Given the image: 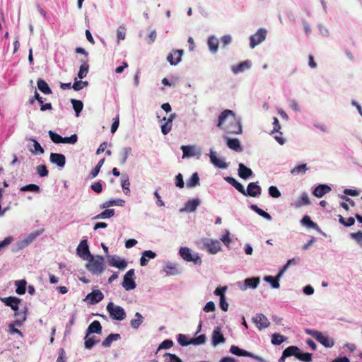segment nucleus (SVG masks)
Segmentation results:
<instances>
[{
  "instance_id": "1",
  "label": "nucleus",
  "mask_w": 362,
  "mask_h": 362,
  "mask_svg": "<svg viewBox=\"0 0 362 362\" xmlns=\"http://www.w3.org/2000/svg\"><path fill=\"white\" fill-rule=\"evenodd\" d=\"M86 265V269L94 275H100L105 270L104 257L101 255L91 256Z\"/></svg>"
},
{
  "instance_id": "2",
  "label": "nucleus",
  "mask_w": 362,
  "mask_h": 362,
  "mask_svg": "<svg viewBox=\"0 0 362 362\" xmlns=\"http://www.w3.org/2000/svg\"><path fill=\"white\" fill-rule=\"evenodd\" d=\"M179 255L185 262H192L195 265H201L202 264V260L199 253L193 252L188 247H181L179 250Z\"/></svg>"
},
{
  "instance_id": "3",
  "label": "nucleus",
  "mask_w": 362,
  "mask_h": 362,
  "mask_svg": "<svg viewBox=\"0 0 362 362\" xmlns=\"http://www.w3.org/2000/svg\"><path fill=\"white\" fill-rule=\"evenodd\" d=\"M107 311L110 317L113 320L122 321L127 317V313L124 309L112 302H109L106 306Z\"/></svg>"
},
{
  "instance_id": "4",
  "label": "nucleus",
  "mask_w": 362,
  "mask_h": 362,
  "mask_svg": "<svg viewBox=\"0 0 362 362\" xmlns=\"http://www.w3.org/2000/svg\"><path fill=\"white\" fill-rule=\"evenodd\" d=\"M267 30L265 28H260L257 31L250 37V47L254 49L261 44L266 39Z\"/></svg>"
},
{
  "instance_id": "5",
  "label": "nucleus",
  "mask_w": 362,
  "mask_h": 362,
  "mask_svg": "<svg viewBox=\"0 0 362 362\" xmlns=\"http://www.w3.org/2000/svg\"><path fill=\"white\" fill-rule=\"evenodd\" d=\"M134 269H131L124 276L122 286L126 291H131L136 288V284L134 281Z\"/></svg>"
},
{
  "instance_id": "6",
  "label": "nucleus",
  "mask_w": 362,
  "mask_h": 362,
  "mask_svg": "<svg viewBox=\"0 0 362 362\" xmlns=\"http://www.w3.org/2000/svg\"><path fill=\"white\" fill-rule=\"evenodd\" d=\"M203 247L210 254L215 255L221 250V243L217 240L204 239L202 242Z\"/></svg>"
},
{
  "instance_id": "7",
  "label": "nucleus",
  "mask_w": 362,
  "mask_h": 362,
  "mask_svg": "<svg viewBox=\"0 0 362 362\" xmlns=\"http://www.w3.org/2000/svg\"><path fill=\"white\" fill-rule=\"evenodd\" d=\"M259 281V277L248 278L243 281H238L237 286L241 291H246L248 288L255 289L257 288Z\"/></svg>"
},
{
  "instance_id": "8",
  "label": "nucleus",
  "mask_w": 362,
  "mask_h": 362,
  "mask_svg": "<svg viewBox=\"0 0 362 362\" xmlns=\"http://www.w3.org/2000/svg\"><path fill=\"white\" fill-rule=\"evenodd\" d=\"M225 130L230 134H241L243 132L241 119L236 117L232 118L231 124Z\"/></svg>"
},
{
  "instance_id": "9",
  "label": "nucleus",
  "mask_w": 362,
  "mask_h": 362,
  "mask_svg": "<svg viewBox=\"0 0 362 362\" xmlns=\"http://www.w3.org/2000/svg\"><path fill=\"white\" fill-rule=\"evenodd\" d=\"M77 255L83 260H88L93 255L90 254L88 242L86 240H82L76 248Z\"/></svg>"
},
{
  "instance_id": "10",
  "label": "nucleus",
  "mask_w": 362,
  "mask_h": 362,
  "mask_svg": "<svg viewBox=\"0 0 362 362\" xmlns=\"http://www.w3.org/2000/svg\"><path fill=\"white\" fill-rule=\"evenodd\" d=\"M163 271L167 276H177L182 273L179 264L176 262H165Z\"/></svg>"
},
{
  "instance_id": "11",
  "label": "nucleus",
  "mask_w": 362,
  "mask_h": 362,
  "mask_svg": "<svg viewBox=\"0 0 362 362\" xmlns=\"http://www.w3.org/2000/svg\"><path fill=\"white\" fill-rule=\"evenodd\" d=\"M42 231H35V233H30L24 239L18 241L16 243L18 250H22L31 244L40 234Z\"/></svg>"
},
{
  "instance_id": "12",
  "label": "nucleus",
  "mask_w": 362,
  "mask_h": 362,
  "mask_svg": "<svg viewBox=\"0 0 362 362\" xmlns=\"http://www.w3.org/2000/svg\"><path fill=\"white\" fill-rule=\"evenodd\" d=\"M252 322L255 324L259 330L265 329L270 325L268 318L262 313L257 314L255 317H253Z\"/></svg>"
},
{
  "instance_id": "13",
  "label": "nucleus",
  "mask_w": 362,
  "mask_h": 362,
  "mask_svg": "<svg viewBox=\"0 0 362 362\" xmlns=\"http://www.w3.org/2000/svg\"><path fill=\"white\" fill-rule=\"evenodd\" d=\"M108 263L110 266L118 268L119 269H124L127 267V262L125 259L117 255H108Z\"/></svg>"
},
{
  "instance_id": "14",
  "label": "nucleus",
  "mask_w": 362,
  "mask_h": 362,
  "mask_svg": "<svg viewBox=\"0 0 362 362\" xmlns=\"http://www.w3.org/2000/svg\"><path fill=\"white\" fill-rule=\"evenodd\" d=\"M209 158L211 163L216 168L221 169H226L228 168V164L225 162L224 158H218L216 152L213 149H210Z\"/></svg>"
},
{
  "instance_id": "15",
  "label": "nucleus",
  "mask_w": 362,
  "mask_h": 362,
  "mask_svg": "<svg viewBox=\"0 0 362 362\" xmlns=\"http://www.w3.org/2000/svg\"><path fill=\"white\" fill-rule=\"evenodd\" d=\"M181 150L182 151V158H190L197 156H201V150L197 149L194 146L187 145L182 146Z\"/></svg>"
},
{
  "instance_id": "16",
  "label": "nucleus",
  "mask_w": 362,
  "mask_h": 362,
  "mask_svg": "<svg viewBox=\"0 0 362 362\" xmlns=\"http://www.w3.org/2000/svg\"><path fill=\"white\" fill-rule=\"evenodd\" d=\"M252 67V62L250 60H245L240 64H233L230 66V70L234 74H238L245 72L246 70Z\"/></svg>"
},
{
  "instance_id": "17",
  "label": "nucleus",
  "mask_w": 362,
  "mask_h": 362,
  "mask_svg": "<svg viewBox=\"0 0 362 362\" xmlns=\"http://www.w3.org/2000/svg\"><path fill=\"white\" fill-rule=\"evenodd\" d=\"M261 193L262 189L257 185V182H250L248 184L247 189H245V193H243V194L252 197H259Z\"/></svg>"
},
{
  "instance_id": "18",
  "label": "nucleus",
  "mask_w": 362,
  "mask_h": 362,
  "mask_svg": "<svg viewBox=\"0 0 362 362\" xmlns=\"http://www.w3.org/2000/svg\"><path fill=\"white\" fill-rule=\"evenodd\" d=\"M49 161L51 163L56 165L58 168H62L66 164V157L62 153H51Z\"/></svg>"
},
{
  "instance_id": "19",
  "label": "nucleus",
  "mask_w": 362,
  "mask_h": 362,
  "mask_svg": "<svg viewBox=\"0 0 362 362\" xmlns=\"http://www.w3.org/2000/svg\"><path fill=\"white\" fill-rule=\"evenodd\" d=\"M104 298L103 293L100 290H94L86 297V300L90 305L100 302Z\"/></svg>"
},
{
  "instance_id": "20",
  "label": "nucleus",
  "mask_w": 362,
  "mask_h": 362,
  "mask_svg": "<svg viewBox=\"0 0 362 362\" xmlns=\"http://www.w3.org/2000/svg\"><path fill=\"white\" fill-rule=\"evenodd\" d=\"M226 341V339L221 333V328L219 327H216L211 335V344L213 346H216L220 344H223Z\"/></svg>"
},
{
  "instance_id": "21",
  "label": "nucleus",
  "mask_w": 362,
  "mask_h": 362,
  "mask_svg": "<svg viewBox=\"0 0 362 362\" xmlns=\"http://www.w3.org/2000/svg\"><path fill=\"white\" fill-rule=\"evenodd\" d=\"M184 53L182 49H177L175 50L170 54H168L167 57V61L172 66H175L181 62L182 56Z\"/></svg>"
},
{
  "instance_id": "22",
  "label": "nucleus",
  "mask_w": 362,
  "mask_h": 362,
  "mask_svg": "<svg viewBox=\"0 0 362 362\" xmlns=\"http://www.w3.org/2000/svg\"><path fill=\"white\" fill-rule=\"evenodd\" d=\"M200 204V200L198 198L193 199L191 200H188L185 204V207L180 209L181 213L187 212L192 213L196 211L197 206Z\"/></svg>"
},
{
  "instance_id": "23",
  "label": "nucleus",
  "mask_w": 362,
  "mask_h": 362,
  "mask_svg": "<svg viewBox=\"0 0 362 362\" xmlns=\"http://www.w3.org/2000/svg\"><path fill=\"white\" fill-rule=\"evenodd\" d=\"M230 352L232 354L238 356H247V357H251L253 358H258V357L255 356L253 354H252L246 350L241 349L235 345H232L230 346Z\"/></svg>"
},
{
  "instance_id": "24",
  "label": "nucleus",
  "mask_w": 362,
  "mask_h": 362,
  "mask_svg": "<svg viewBox=\"0 0 362 362\" xmlns=\"http://www.w3.org/2000/svg\"><path fill=\"white\" fill-rule=\"evenodd\" d=\"M1 300L3 301L7 306L11 307L14 311H17L19 308V303H21V299L17 297H7L2 298Z\"/></svg>"
},
{
  "instance_id": "25",
  "label": "nucleus",
  "mask_w": 362,
  "mask_h": 362,
  "mask_svg": "<svg viewBox=\"0 0 362 362\" xmlns=\"http://www.w3.org/2000/svg\"><path fill=\"white\" fill-rule=\"evenodd\" d=\"M219 40L215 35H210L207 39V45L211 53L216 54L218 49Z\"/></svg>"
},
{
  "instance_id": "26",
  "label": "nucleus",
  "mask_w": 362,
  "mask_h": 362,
  "mask_svg": "<svg viewBox=\"0 0 362 362\" xmlns=\"http://www.w3.org/2000/svg\"><path fill=\"white\" fill-rule=\"evenodd\" d=\"M332 190L331 187L327 185L321 184L317 186L313 190V195L317 198L322 197L325 194Z\"/></svg>"
},
{
  "instance_id": "27",
  "label": "nucleus",
  "mask_w": 362,
  "mask_h": 362,
  "mask_svg": "<svg viewBox=\"0 0 362 362\" xmlns=\"http://www.w3.org/2000/svg\"><path fill=\"white\" fill-rule=\"evenodd\" d=\"M316 340L327 348H331L334 344V341L332 338L322 332L319 333Z\"/></svg>"
},
{
  "instance_id": "28",
  "label": "nucleus",
  "mask_w": 362,
  "mask_h": 362,
  "mask_svg": "<svg viewBox=\"0 0 362 362\" xmlns=\"http://www.w3.org/2000/svg\"><path fill=\"white\" fill-rule=\"evenodd\" d=\"M226 144L230 149L236 152L243 151V147L238 139L226 138Z\"/></svg>"
},
{
  "instance_id": "29",
  "label": "nucleus",
  "mask_w": 362,
  "mask_h": 362,
  "mask_svg": "<svg viewBox=\"0 0 362 362\" xmlns=\"http://www.w3.org/2000/svg\"><path fill=\"white\" fill-rule=\"evenodd\" d=\"M229 117H231L232 118L235 117L233 111L230 110H225L223 111L218 116L217 127L221 128L226 119Z\"/></svg>"
},
{
  "instance_id": "30",
  "label": "nucleus",
  "mask_w": 362,
  "mask_h": 362,
  "mask_svg": "<svg viewBox=\"0 0 362 362\" xmlns=\"http://www.w3.org/2000/svg\"><path fill=\"white\" fill-rule=\"evenodd\" d=\"M27 309L25 308L23 310L15 311V316L16 320L14 321V324L16 326L21 327L23 322L26 320Z\"/></svg>"
},
{
  "instance_id": "31",
  "label": "nucleus",
  "mask_w": 362,
  "mask_h": 362,
  "mask_svg": "<svg viewBox=\"0 0 362 362\" xmlns=\"http://www.w3.org/2000/svg\"><path fill=\"white\" fill-rule=\"evenodd\" d=\"M252 175V171L250 168L245 166L243 163L238 165V175L242 179H247Z\"/></svg>"
},
{
  "instance_id": "32",
  "label": "nucleus",
  "mask_w": 362,
  "mask_h": 362,
  "mask_svg": "<svg viewBox=\"0 0 362 362\" xmlns=\"http://www.w3.org/2000/svg\"><path fill=\"white\" fill-rule=\"evenodd\" d=\"M156 257V252L151 250H145L142 252L140 258V264L141 266H146L149 259H154Z\"/></svg>"
},
{
  "instance_id": "33",
  "label": "nucleus",
  "mask_w": 362,
  "mask_h": 362,
  "mask_svg": "<svg viewBox=\"0 0 362 362\" xmlns=\"http://www.w3.org/2000/svg\"><path fill=\"white\" fill-rule=\"evenodd\" d=\"M28 140L33 142V149H29L30 152L33 155H42L45 153L44 148L36 139L33 138H29Z\"/></svg>"
},
{
  "instance_id": "34",
  "label": "nucleus",
  "mask_w": 362,
  "mask_h": 362,
  "mask_svg": "<svg viewBox=\"0 0 362 362\" xmlns=\"http://www.w3.org/2000/svg\"><path fill=\"white\" fill-rule=\"evenodd\" d=\"M102 332V327L99 321L94 320L93 322L90 324L87 329V335L95 333L100 334Z\"/></svg>"
},
{
  "instance_id": "35",
  "label": "nucleus",
  "mask_w": 362,
  "mask_h": 362,
  "mask_svg": "<svg viewBox=\"0 0 362 362\" xmlns=\"http://www.w3.org/2000/svg\"><path fill=\"white\" fill-rule=\"evenodd\" d=\"M115 215V210L112 209H106L99 214L95 216L93 219L94 220H100V219H107L112 218Z\"/></svg>"
},
{
  "instance_id": "36",
  "label": "nucleus",
  "mask_w": 362,
  "mask_h": 362,
  "mask_svg": "<svg viewBox=\"0 0 362 362\" xmlns=\"http://www.w3.org/2000/svg\"><path fill=\"white\" fill-rule=\"evenodd\" d=\"M134 317H135L134 319L131 320L130 325L132 329H137L141 326V325L143 323L144 317L139 312H136L135 313Z\"/></svg>"
},
{
  "instance_id": "37",
  "label": "nucleus",
  "mask_w": 362,
  "mask_h": 362,
  "mask_svg": "<svg viewBox=\"0 0 362 362\" xmlns=\"http://www.w3.org/2000/svg\"><path fill=\"white\" fill-rule=\"evenodd\" d=\"M124 200L121 199H111L103 202L100 206V209H107L112 206H122L124 204Z\"/></svg>"
},
{
  "instance_id": "38",
  "label": "nucleus",
  "mask_w": 362,
  "mask_h": 362,
  "mask_svg": "<svg viewBox=\"0 0 362 362\" xmlns=\"http://www.w3.org/2000/svg\"><path fill=\"white\" fill-rule=\"evenodd\" d=\"M308 170V168L307 166V164L302 163L292 168L291 170V174L295 176L299 175H304Z\"/></svg>"
},
{
  "instance_id": "39",
  "label": "nucleus",
  "mask_w": 362,
  "mask_h": 362,
  "mask_svg": "<svg viewBox=\"0 0 362 362\" xmlns=\"http://www.w3.org/2000/svg\"><path fill=\"white\" fill-rule=\"evenodd\" d=\"M225 180L234 187L240 193H245V188L242 184L238 182L235 178L232 177H226Z\"/></svg>"
},
{
  "instance_id": "40",
  "label": "nucleus",
  "mask_w": 362,
  "mask_h": 362,
  "mask_svg": "<svg viewBox=\"0 0 362 362\" xmlns=\"http://www.w3.org/2000/svg\"><path fill=\"white\" fill-rule=\"evenodd\" d=\"M200 185L199 177L197 173H194L192 175L190 178L187 180V188H193Z\"/></svg>"
},
{
  "instance_id": "41",
  "label": "nucleus",
  "mask_w": 362,
  "mask_h": 362,
  "mask_svg": "<svg viewBox=\"0 0 362 362\" xmlns=\"http://www.w3.org/2000/svg\"><path fill=\"white\" fill-rule=\"evenodd\" d=\"M120 338L119 334H110L103 341L102 345L104 347H110L112 341L119 340Z\"/></svg>"
},
{
  "instance_id": "42",
  "label": "nucleus",
  "mask_w": 362,
  "mask_h": 362,
  "mask_svg": "<svg viewBox=\"0 0 362 362\" xmlns=\"http://www.w3.org/2000/svg\"><path fill=\"white\" fill-rule=\"evenodd\" d=\"M300 223L303 226H305L309 228H313L317 230H320L317 224L311 221L310 216H303V218L300 221Z\"/></svg>"
},
{
  "instance_id": "43",
  "label": "nucleus",
  "mask_w": 362,
  "mask_h": 362,
  "mask_svg": "<svg viewBox=\"0 0 362 362\" xmlns=\"http://www.w3.org/2000/svg\"><path fill=\"white\" fill-rule=\"evenodd\" d=\"M283 354L284 357L295 356L296 358L299 354V348L296 346H290L284 350Z\"/></svg>"
},
{
  "instance_id": "44",
  "label": "nucleus",
  "mask_w": 362,
  "mask_h": 362,
  "mask_svg": "<svg viewBox=\"0 0 362 362\" xmlns=\"http://www.w3.org/2000/svg\"><path fill=\"white\" fill-rule=\"evenodd\" d=\"M250 209L252 211H254L255 212H256L258 215H259L260 216L263 217L264 218H265L267 221H271L272 219V216H271V215L269 214H268L267 212H266L264 210L261 209L260 208H259L255 204H252L250 206Z\"/></svg>"
},
{
  "instance_id": "45",
  "label": "nucleus",
  "mask_w": 362,
  "mask_h": 362,
  "mask_svg": "<svg viewBox=\"0 0 362 362\" xmlns=\"http://www.w3.org/2000/svg\"><path fill=\"white\" fill-rule=\"evenodd\" d=\"M37 88L40 91L45 94H51L52 90L49 87L48 84L43 79H38L37 82Z\"/></svg>"
},
{
  "instance_id": "46",
  "label": "nucleus",
  "mask_w": 362,
  "mask_h": 362,
  "mask_svg": "<svg viewBox=\"0 0 362 362\" xmlns=\"http://www.w3.org/2000/svg\"><path fill=\"white\" fill-rule=\"evenodd\" d=\"M25 280H17L15 281V286H16V292L19 295H23L25 293L26 287Z\"/></svg>"
},
{
  "instance_id": "47",
  "label": "nucleus",
  "mask_w": 362,
  "mask_h": 362,
  "mask_svg": "<svg viewBox=\"0 0 362 362\" xmlns=\"http://www.w3.org/2000/svg\"><path fill=\"white\" fill-rule=\"evenodd\" d=\"M126 27L124 25H120L117 30V44L119 45L120 40L126 37Z\"/></svg>"
},
{
  "instance_id": "48",
  "label": "nucleus",
  "mask_w": 362,
  "mask_h": 362,
  "mask_svg": "<svg viewBox=\"0 0 362 362\" xmlns=\"http://www.w3.org/2000/svg\"><path fill=\"white\" fill-rule=\"evenodd\" d=\"M264 280L267 283L269 284L273 288L277 289L280 287V284L279 283V279H277V276L275 277L272 276H264Z\"/></svg>"
},
{
  "instance_id": "49",
  "label": "nucleus",
  "mask_w": 362,
  "mask_h": 362,
  "mask_svg": "<svg viewBox=\"0 0 362 362\" xmlns=\"http://www.w3.org/2000/svg\"><path fill=\"white\" fill-rule=\"evenodd\" d=\"M71 103L73 105V108L75 111L76 116L78 117L80 112L82 111L83 107V104L81 100L76 99H71Z\"/></svg>"
},
{
  "instance_id": "50",
  "label": "nucleus",
  "mask_w": 362,
  "mask_h": 362,
  "mask_svg": "<svg viewBox=\"0 0 362 362\" xmlns=\"http://www.w3.org/2000/svg\"><path fill=\"white\" fill-rule=\"evenodd\" d=\"M89 65L86 62H83L80 66L79 71L78 72V78L80 79L84 78L88 72Z\"/></svg>"
},
{
  "instance_id": "51",
  "label": "nucleus",
  "mask_w": 362,
  "mask_h": 362,
  "mask_svg": "<svg viewBox=\"0 0 362 362\" xmlns=\"http://www.w3.org/2000/svg\"><path fill=\"white\" fill-rule=\"evenodd\" d=\"M287 339L286 337L280 334H273L272 335V344L274 345H280Z\"/></svg>"
},
{
  "instance_id": "52",
  "label": "nucleus",
  "mask_w": 362,
  "mask_h": 362,
  "mask_svg": "<svg viewBox=\"0 0 362 362\" xmlns=\"http://www.w3.org/2000/svg\"><path fill=\"white\" fill-rule=\"evenodd\" d=\"M122 181V187L123 189L124 193L127 195L130 193V182L129 181V177L127 175H122L121 178Z\"/></svg>"
},
{
  "instance_id": "53",
  "label": "nucleus",
  "mask_w": 362,
  "mask_h": 362,
  "mask_svg": "<svg viewBox=\"0 0 362 362\" xmlns=\"http://www.w3.org/2000/svg\"><path fill=\"white\" fill-rule=\"evenodd\" d=\"M88 85V81H81V79L80 81H78L76 78L74 79V83L72 85V88L76 91H78L82 90L84 87H86Z\"/></svg>"
},
{
  "instance_id": "54",
  "label": "nucleus",
  "mask_w": 362,
  "mask_h": 362,
  "mask_svg": "<svg viewBox=\"0 0 362 362\" xmlns=\"http://www.w3.org/2000/svg\"><path fill=\"white\" fill-rule=\"evenodd\" d=\"M20 190L22 192H39L40 187L35 184H29L25 186H23L20 188Z\"/></svg>"
},
{
  "instance_id": "55",
  "label": "nucleus",
  "mask_w": 362,
  "mask_h": 362,
  "mask_svg": "<svg viewBox=\"0 0 362 362\" xmlns=\"http://www.w3.org/2000/svg\"><path fill=\"white\" fill-rule=\"evenodd\" d=\"M177 342L182 346H187L192 344L191 339L189 340L187 336L182 334L177 335Z\"/></svg>"
},
{
  "instance_id": "56",
  "label": "nucleus",
  "mask_w": 362,
  "mask_h": 362,
  "mask_svg": "<svg viewBox=\"0 0 362 362\" xmlns=\"http://www.w3.org/2000/svg\"><path fill=\"white\" fill-rule=\"evenodd\" d=\"M296 358L303 362H310L312 361V354L308 352L303 353L299 349V354H298Z\"/></svg>"
},
{
  "instance_id": "57",
  "label": "nucleus",
  "mask_w": 362,
  "mask_h": 362,
  "mask_svg": "<svg viewBox=\"0 0 362 362\" xmlns=\"http://www.w3.org/2000/svg\"><path fill=\"white\" fill-rule=\"evenodd\" d=\"M132 153L131 147H124L121 151L122 159L120 160L121 164H124Z\"/></svg>"
},
{
  "instance_id": "58",
  "label": "nucleus",
  "mask_w": 362,
  "mask_h": 362,
  "mask_svg": "<svg viewBox=\"0 0 362 362\" xmlns=\"http://www.w3.org/2000/svg\"><path fill=\"white\" fill-rule=\"evenodd\" d=\"M163 357L165 362H182L178 356L173 354L165 353Z\"/></svg>"
},
{
  "instance_id": "59",
  "label": "nucleus",
  "mask_w": 362,
  "mask_h": 362,
  "mask_svg": "<svg viewBox=\"0 0 362 362\" xmlns=\"http://www.w3.org/2000/svg\"><path fill=\"white\" fill-rule=\"evenodd\" d=\"M206 337L205 334H201L199 337L192 339V344L195 346L202 345L206 343Z\"/></svg>"
},
{
  "instance_id": "60",
  "label": "nucleus",
  "mask_w": 362,
  "mask_h": 362,
  "mask_svg": "<svg viewBox=\"0 0 362 362\" xmlns=\"http://www.w3.org/2000/svg\"><path fill=\"white\" fill-rule=\"evenodd\" d=\"M36 172L40 177H44L48 175L49 171L45 165H39L36 167Z\"/></svg>"
},
{
  "instance_id": "61",
  "label": "nucleus",
  "mask_w": 362,
  "mask_h": 362,
  "mask_svg": "<svg viewBox=\"0 0 362 362\" xmlns=\"http://www.w3.org/2000/svg\"><path fill=\"white\" fill-rule=\"evenodd\" d=\"M49 138L55 144H60L62 142V136H60L59 134H58L57 133L52 131V130H49Z\"/></svg>"
},
{
  "instance_id": "62",
  "label": "nucleus",
  "mask_w": 362,
  "mask_h": 362,
  "mask_svg": "<svg viewBox=\"0 0 362 362\" xmlns=\"http://www.w3.org/2000/svg\"><path fill=\"white\" fill-rule=\"evenodd\" d=\"M99 340H96L95 337L88 338L85 337V347L86 349H90L95 344L98 343Z\"/></svg>"
},
{
  "instance_id": "63",
  "label": "nucleus",
  "mask_w": 362,
  "mask_h": 362,
  "mask_svg": "<svg viewBox=\"0 0 362 362\" xmlns=\"http://www.w3.org/2000/svg\"><path fill=\"white\" fill-rule=\"evenodd\" d=\"M78 141V136L76 134H72L70 136L62 137V144H74Z\"/></svg>"
},
{
  "instance_id": "64",
  "label": "nucleus",
  "mask_w": 362,
  "mask_h": 362,
  "mask_svg": "<svg viewBox=\"0 0 362 362\" xmlns=\"http://www.w3.org/2000/svg\"><path fill=\"white\" fill-rule=\"evenodd\" d=\"M351 237L354 239L362 247V232L358 231L350 234Z\"/></svg>"
}]
</instances>
